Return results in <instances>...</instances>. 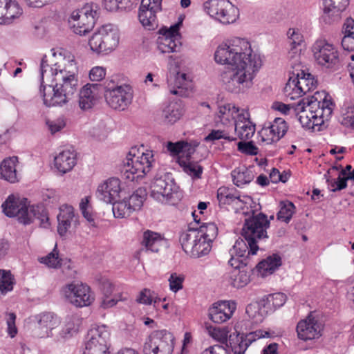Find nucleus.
I'll list each match as a JSON object with an SVG mask.
<instances>
[{"label":"nucleus","mask_w":354,"mask_h":354,"mask_svg":"<svg viewBox=\"0 0 354 354\" xmlns=\"http://www.w3.org/2000/svg\"><path fill=\"white\" fill-rule=\"evenodd\" d=\"M214 59L231 66L222 73L221 80L227 91L235 93H243L252 86L255 73L262 64L260 55L252 50L250 42L239 37L220 44Z\"/></svg>","instance_id":"nucleus-1"},{"label":"nucleus","mask_w":354,"mask_h":354,"mask_svg":"<svg viewBox=\"0 0 354 354\" xmlns=\"http://www.w3.org/2000/svg\"><path fill=\"white\" fill-rule=\"evenodd\" d=\"M40 94L46 106H62L76 93L78 80L75 73L61 67L59 63L49 65L46 56L40 64Z\"/></svg>","instance_id":"nucleus-2"},{"label":"nucleus","mask_w":354,"mask_h":354,"mask_svg":"<svg viewBox=\"0 0 354 354\" xmlns=\"http://www.w3.org/2000/svg\"><path fill=\"white\" fill-rule=\"evenodd\" d=\"M334 104L328 95L319 92L310 97H304L295 106V111L300 112L299 120L304 128L313 131H319L325 121L330 118Z\"/></svg>","instance_id":"nucleus-3"},{"label":"nucleus","mask_w":354,"mask_h":354,"mask_svg":"<svg viewBox=\"0 0 354 354\" xmlns=\"http://www.w3.org/2000/svg\"><path fill=\"white\" fill-rule=\"evenodd\" d=\"M154 163L153 151H140L136 147H133L127 155L123 176L131 181L138 180L151 170Z\"/></svg>","instance_id":"nucleus-4"},{"label":"nucleus","mask_w":354,"mask_h":354,"mask_svg":"<svg viewBox=\"0 0 354 354\" xmlns=\"http://www.w3.org/2000/svg\"><path fill=\"white\" fill-rule=\"evenodd\" d=\"M270 221L263 213H259L245 220L241 235L250 247L248 253L254 255L259 249V243L268 239L267 230Z\"/></svg>","instance_id":"nucleus-5"},{"label":"nucleus","mask_w":354,"mask_h":354,"mask_svg":"<svg viewBox=\"0 0 354 354\" xmlns=\"http://www.w3.org/2000/svg\"><path fill=\"white\" fill-rule=\"evenodd\" d=\"M106 104L113 109L123 111L132 102V87L127 84H120L116 77L107 80L103 85Z\"/></svg>","instance_id":"nucleus-6"},{"label":"nucleus","mask_w":354,"mask_h":354,"mask_svg":"<svg viewBox=\"0 0 354 354\" xmlns=\"http://www.w3.org/2000/svg\"><path fill=\"white\" fill-rule=\"evenodd\" d=\"M119 32L113 24H105L99 28L91 36L88 45L97 54H108L119 44Z\"/></svg>","instance_id":"nucleus-7"},{"label":"nucleus","mask_w":354,"mask_h":354,"mask_svg":"<svg viewBox=\"0 0 354 354\" xmlns=\"http://www.w3.org/2000/svg\"><path fill=\"white\" fill-rule=\"evenodd\" d=\"M97 17V10L92 5L86 4L72 11L68 19V26L75 34L86 35L93 28Z\"/></svg>","instance_id":"nucleus-8"},{"label":"nucleus","mask_w":354,"mask_h":354,"mask_svg":"<svg viewBox=\"0 0 354 354\" xmlns=\"http://www.w3.org/2000/svg\"><path fill=\"white\" fill-rule=\"evenodd\" d=\"M203 7L207 15L223 24H232L239 17L238 8L228 0H208Z\"/></svg>","instance_id":"nucleus-9"},{"label":"nucleus","mask_w":354,"mask_h":354,"mask_svg":"<svg viewBox=\"0 0 354 354\" xmlns=\"http://www.w3.org/2000/svg\"><path fill=\"white\" fill-rule=\"evenodd\" d=\"M174 347V337L167 330H156L146 339L143 345L144 354H171Z\"/></svg>","instance_id":"nucleus-10"},{"label":"nucleus","mask_w":354,"mask_h":354,"mask_svg":"<svg viewBox=\"0 0 354 354\" xmlns=\"http://www.w3.org/2000/svg\"><path fill=\"white\" fill-rule=\"evenodd\" d=\"M180 242L185 253L194 258L209 254L212 243L201 236L195 230L189 228L180 234Z\"/></svg>","instance_id":"nucleus-11"},{"label":"nucleus","mask_w":354,"mask_h":354,"mask_svg":"<svg viewBox=\"0 0 354 354\" xmlns=\"http://www.w3.org/2000/svg\"><path fill=\"white\" fill-rule=\"evenodd\" d=\"M317 84V81L313 75L301 71L296 76L293 75L289 77L284 87V93L291 100H295L315 89Z\"/></svg>","instance_id":"nucleus-12"},{"label":"nucleus","mask_w":354,"mask_h":354,"mask_svg":"<svg viewBox=\"0 0 354 354\" xmlns=\"http://www.w3.org/2000/svg\"><path fill=\"white\" fill-rule=\"evenodd\" d=\"M183 19L179 18L178 21L169 28L162 27L159 31L157 39V47L161 53H171L179 52L181 48L180 27L182 26Z\"/></svg>","instance_id":"nucleus-13"},{"label":"nucleus","mask_w":354,"mask_h":354,"mask_svg":"<svg viewBox=\"0 0 354 354\" xmlns=\"http://www.w3.org/2000/svg\"><path fill=\"white\" fill-rule=\"evenodd\" d=\"M317 63L327 69L335 71L339 65V53L333 44L326 40H317L313 46Z\"/></svg>","instance_id":"nucleus-14"},{"label":"nucleus","mask_w":354,"mask_h":354,"mask_svg":"<svg viewBox=\"0 0 354 354\" xmlns=\"http://www.w3.org/2000/svg\"><path fill=\"white\" fill-rule=\"evenodd\" d=\"M63 295L76 307L88 306L94 300L91 288L86 284L71 283L63 288Z\"/></svg>","instance_id":"nucleus-15"},{"label":"nucleus","mask_w":354,"mask_h":354,"mask_svg":"<svg viewBox=\"0 0 354 354\" xmlns=\"http://www.w3.org/2000/svg\"><path fill=\"white\" fill-rule=\"evenodd\" d=\"M35 326L32 336L36 338H48L53 337V330L61 323L59 317L53 313H42L34 316Z\"/></svg>","instance_id":"nucleus-16"},{"label":"nucleus","mask_w":354,"mask_h":354,"mask_svg":"<svg viewBox=\"0 0 354 354\" xmlns=\"http://www.w3.org/2000/svg\"><path fill=\"white\" fill-rule=\"evenodd\" d=\"M178 187L169 176H161L154 179L151 186V196L162 203L169 202L177 194Z\"/></svg>","instance_id":"nucleus-17"},{"label":"nucleus","mask_w":354,"mask_h":354,"mask_svg":"<svg viewBox=\"0 0 354 354\" xmlns=\"http://www.w3.org/2000/svg\"><path fill=\"white\" fill-rule=\"evenodd\" d=\"M268 332L258 330L248 334L234 333L229 335L226 346L230 347L234 354H244L248 346L254 341L264 337H269Z\"/></svg>","instance_id":"nucleus-18"},{"label":"nucleus","mask_w":354,"mask_h":354,"mask_svg":"<svg viewBox=\"0 0 354 354\" xmlns=\"http://www.w3.org/2000/svg\"><path fill=\"white\" fill-rule=\"evenodd\" d=\"M162 0H142L138 19L142 25L147 29L154 30L158 26L157 12L162 10Z\"/></svg>","instance_id":"nucleus-19"},{"label":"nucleus","mask_w":354,"mask_h":354,"mask_svg":"<svg viewBox=\"0 0 354 354\" xmlns=\"http://www.w3.org/2000/svg\"><path fill=\"white\" fill-rule=\"evenodd\" d=\"M288 129V126L286 120L281 118H276L258 132L259 140L265 145L275 143L284 136Z\"/></svg>","instance_id":"nucleus-20"},{"label":"nucleus","mask_w":354,"mask_h":354,"mask_svg":"<svg viewBox=\"0 0 354 354\" xmlns=\"http://www.w3.org/2000/svg\"><path fill=\"white\" fill-rule=\"evenodd\" d=\"M323 327L322 322L310 313L297 323L296 330L298 338L304 341L317 339L322 335Z\"/></svg>","instance_id":"nucleus-21"},{"label":"nucleus","mask_w":354,"mask_h":354,"mask_svg":"<svg viewBox=\"0 0 354 354\" xmlns=\"http://www.w3.org/2000/svg\"><path fill=\"white\" fill-rule=\"evenodd\" d=\"M236 308V304L233 301H220L209 308L208 316L213 322L222 324L231 318Z\"/></svg>","instance_id":"nucleus-22"},{"label":"nucleus","mask_w":354,"mask_h":354,"mask_svg":"<svg viewBox=\"0 0 354 354\" xmlns=\"http://www.w3.org/2000/svg\"><path fill=\"white\" fill-rule=\"evenodd\" d=\"M121 192L120 180L117 178H111L98 186L96 196L106 203H111L120 198Z\"/></svg>","instance_id":"nucleus-23"},{"label":"nucleus","mask_w":354,"mask_h":354,"mask_svg":"<svg viewBox=\"0 0 354 354\" xmlns=\"http://www.w3.org/2000/svg\"><path fill=\"white\" fill-rule=\"evenodd\" d=\"M102 85L100 84H87L79 93V106L83 111L92 109L97 103Z\"/></svg>","instance_id":"nucleus-24"},{"label":"nucleus","mask_w":354,"mask_h":354,"mask_svg":"<svg viewBox=\"0 0 354 354\" xmlns=\"http://www.w3.org/2000/svg\"><path fill=\"white\" fill-rule=\"evenodd\" d=\"M234 130L240 140H249L255 133V124L250 120L248 110L241 109L234 121Z\"/></svg>","instance_id":"nucleus-25"},{"label":"nucleus","mask_w":354,"mask_h":354,"mask_svg":"<svg viewBox=\"0 0 354 354\" xmlns=\"http://www.w3.org/2000/svg\"><path fill=\"white\" fill-rule=\"evenodd\" d=\"M169 91L173 95H183L192 86V80L189 75L183 72H178L170 75L167 78Z\"/></svg>","instance_id":"nucleus-26"},{"label":"nucleus","mask_w":354,"mask_h":354,"mask_svg":"<svg viewBox=\"0 0 354 354\" xmlns=\"http://www.w3.org/2000/svg\"><path fill=\"white\" fill-rule=\"evenodd\" d=\"M287 35L289 44L288 57L292 62L291 64L296 65L300 62V46L304 41L303 35L295 28H290Z\"/></svg>","instance_id":"nucleus-27"},{"label":"nucleus","mask_w":354,"mask_h":354,"mask_svg":"<svg viewBox=\"0 0 354 354\" xmlns=\"http://www.w3.org/2000/svg\"><path fill=\"white\" fill-rule=\"evenodd\" d=\"M286 301V296L282 292H276L263 297L258 304L261 314H268L281 307Z\"/></svg>","instance_id":"nucleus-28"},{"label":"nucleus","mask_w":354,"mask_h":354,"mask_svg":"<svg viewBox=\"0 0 354 354\" xmlns=\"http://www.w3.org/2000/svg\"><path fill=\"white\" fill-rule=\"evenodd\" d=\"M75 214L73 207L68 205H62L59 207V213L57 215V232L61 236H64L74 221Z\"/></svg>","instance_id":"nucleus-29"},{"label":"nucleus","mask_w":354,"mask_h":354,"mask_svg":"<svg viewBox=\"0 0 354 354\" xmlns=\"http://www.w3.org/2000/svg\"><path fill=\"white\" fill-rule=\"evenodd\" d=\"M76 153L74 150L66 149L55 156L54 162L57 170L65 174L71 171L76 164Z\"/></svg>","instance_id":"nucleus-30"},{"label":"nucleus","mask_w":354,"mask_h":354,"mask_svg":"<svg viewBox=\"0 0 354 354\" xmlns=\"http://www.w3.org/2000/svg\"><path fill=\"white\" fill-rule=\"evenodd\" d=\"M323 12L333 21L340 18L341 13L349 5V0H323Z\"/></svg>","instance_id":"nucleus-31"},{"label":"nucleus","mask_w":354,"mask_h":354,"mask_svg":"<svg viewBox=\"0 0 354 354\" xmlns=\"http://www.w3.org/2000/svg\"><path fill=\"white\" fill-rule=\"evenodd\" d=\"M25 202H27V198H20L15 194H10L1 204L2 212L7 217H16Z\"/></svg>","instance_id":"nucleus-32"},{"label":"nucleus","mask_w":354,"mask_h":354,"mask_svg":"<svg viewBox=\"0 0 354 354\" xmlns=\"http://www.w3.org/2000/svg\"><path fill=\"white\" fill-rule=\"evenodd\" d=\"M18 162L17 156L5 158L0 164L1 178L10 183L18 182L16 164Z\"/></svg>","instance_id":"nucleus-33"},{"label":"nucleus","mask_w":354,"mask_h":354,"mask_svg":"<svg viewBox=\"0 0 354 354\" xmlns=\"http://www.w3.org/2000/svg\"><path fill=\"white\" fill-rule=\"evenodd\" d=\"M339 121L346 127H354V99L352 96L345 97L341 106Z\"/></svg>","instance_id":"nucleus-34"},{"label":"nucleus","mask_w":354,"mask_h":354,"mask_svg":"<svg viewBox=\"0 0 354 354\" xmlns=\"http://www.w3.org/2000/svg\"><path fill=\"white\" fill-rule=\"evenodd\" d=\"M164 243V239L160 234L147 230L143 232L142 246L147 251L158 252Z\"/></svg>","instance_id":"nucleus-35"},{"label":"nucleus","mask_w":354,"mask_h":354,"mask_svg":"<svg viewBox=\"0 0 354 354\" xmlns=\"http://www.w3.org/2000/svg\"><path fill=\"white\" fill-rule=\"evenodd\" d=\"M281 265V258L278 254H272L261 261L256 266L262 277L272 274Z\"/></svg>","instance_id":"nucleus-36"},{"label":"nucleus","mask_w":354,"mask_h":354,"mask_svg":"<svg viewBox=\"0 0 354 354\" xmlns=\"http://www.w3.org/2000/svg\"><path fill=\"white\" fill-rule=\"evenodd\" d=\"M354 19L348 17L342 26L344 36L341 45L344 52L353 53L354 51Z\"/></svg>","instance_id":"nucleus-37"},{"label":"nucleus","mask_w":354,"mask_h":354,"mask_svg":"<svg viewBox=\"0 0 354 354\" xmlns=\"http://www.w3.org/2000/svg\"><path fill=\"white\" fill-rule=\"evenodd\" d=\"M183 115V106L180 102H171L164 106L162 111V118L165 124H173Z\"/></svg>","instance_id":"nucleus-38"},{"label":"nucleus","mask_w":354,"mask_h":354,"mask_svg":"<svg viewBox=\"0 0 354 354\" xmlns=\"http://www.w3.org/2000/svg\"><path fill=\"white\" fill-rule=\"evenodd\" d=\"M41 263L45 264L48 268H57L59 267L63 268V272H65V268L68 270L71 269V263L70 260H63L59 259V253L57 250V245H55L54 249L51 252L48 254L46 257H41L39 259Z\"/></svg>","instance_id":"nucleus-39"},{"label":"nucleus","mask_w":354,"mask_h":354,"mask_svg":"<svg viewBox=\"0 0 354 354\" xmlns=\"http://www.w3.org/2000/svg\"><path fill=\"white\" fill-rule=\"evenodd\" d=\"M86 339L110 345V331L106 325H93L88 331Z\"/></svg>","instance_id":"nucleus-40"},{"label":"nucleus","mask_w":354,"mask_h":354,"mask_svg":"<svg viewBox=\"0 0 354 354\" xmlns=\"http://www.w3.org/2000/svg\"><path fill=\"white\" fill-rule=\"evenodd\" d=\"M82 324V319L77 315H68L65 319V324L59 336L61 339H68L77 333Z\"/></svg>","instance_id":"nucleus-41"},{"label":"nucleus","mask_w":354,"mask_h":354,"mask_svg":"<svg viewBox=\"0 0 354 354\" xmlns=\"http://www.w3.org/2000/svg\"><path fill=\"white\" fill-rule=\"evenodd\" d=\"M241 110L232 104H227L218 107L216 122H221L223 125H227L231 122L235 121L238 114H241Z\"/></svg>","instance_id":"nucleus-42"},{"label":"nucleus","mask_w":354,"mask_h":354,"mask_svg":"<svg viewBox=\"0 0 354 354\" xmlns=\"http://www.w3.org/2000/svg\"><path fill=\"white\" fill-rule=\"evenodd\" d=\"M231 175L234 184L239 187L250 183L254 178L252 169L244 166L234 169Z\"/></svg>","instance_id":"nucleus-43"},{"label":"nucleus","mask_w":354,"mask_h":354,"mask_svg":"<svg viewBox=\"0 0 354 354\" xmlns=\"http://www.w3.org/2000/svg\"><path fill=\"white\" fill-rule=\"evenodd\" d=\"M37 211H39L38 205H30L27 201L21 207L17 216L18 221L25 225L32 223L35 219Z\"/></svg>","instance_id":"nucleus-44"},{"label":"nucleus","mask_w":354,"mask_h":354,"mask_svg":"<svg viewBox=\"0 0 354 354\" xmlns=\"http://www.w3.org/2000/svg\"><path fill=\"white\" fill-rule=\"evenodd\" d=\"M229 281L236 288L245 286L250 282V274L243 269H233L229 272Z\"/></svg>","instance_id":"nucleus-45"},{"label":"nucleus","mask_w":354,"mask_h":354,"mask_svg":"<svg viewBox=\"0 0 354 354\" xmlns=\"http://www.w3.org/2000/svg\"><path fill=\"white\" fill-rule=\"evenodd\" d=\"M189 229L195 230L201 236L211 243L218 235V227L214 223H206L199 227H189Z\"/></svg>","instance_id":"nucleus-46"},{"label":"nucleus","mask_w":354,"mask_h":354,"mask_svg":"<svg viewBox=\"0 0 354 354\" xmlns=\"http://www.w3.org/2000/svg\"><path fill=\"white\" fill-rule=\"evenodd\" d=\"M8 2L6 8L0 16V18H3L5 23H10L22 14V9L15 0H10Z\"/></svg>","instance_id":"nucleus-47"},{"label":"nucleus","mask_w":354,"mask_h":354,"mask_svg":"<svg viewBox=\"0 0 354 354\" xmlns=\"http://www.w3.org/2000/svg\"><path fill=\"white\" fill-rule=\"evenodd\" d=\"M217 198L219 203L223 204L235 203L238 205L239 203H242L240 199L239 195H236L232 193V189L227 187H221L217 191Z\"/></svg>","instance_id":"nucleus-48"},{"label":"nucleus","mask_w":354,"mask_h":354,"mask_svg":"<svg viewBox=\"0 0 354 354\" xmlns=\"http://www.w3.org/2000/svg\"><path fill=\"white\" fill-rule=\"evenodd\" d=\"M147 196L146 189L143 187L137 189L129 198L127 201L133 212L139 210L143 205Z\"/></svg>","instance_id":"nucleus-49"},{"label":"nucleus","mask_w":354,"mask_h":354,"mask_svg":"<svg viewBox=\"0 0 354 354\" xmlns=\"http://www.w3.org/2000/svg\"><path fill=\"white\" fill-rule=\"evenodd\" d=\"M111 203L113 204V213L115 218H126L129 216L133 212L129 206V203L127 201V198H124L122 201L118 198Z\"/></svg>","instance_id":"nucleus-50"},{"label":"nucleus","mask_w":354,"mask_h":354,"mask_svg":"<svg viewBox=\"0 0 354 354\" xmlns=\"http://www.w3.org/2000/svg\"><path fill=\"white\" fill-rule=\"evenodd\" d=\"M15 278L10 270H0V292L6 294L12 290Z\"/></svg>","instance_id":"nucleus-51"},{"label":"nucleus","mask_w":354,"mask_h":354,"mask_svg":"<svg viewBox=\"0 0 354 354\" xmlns=\"http://www.w3.org/2000/svg\"><path fill=\"white\" fill-rule=\"evenodd\" d=\"M109 346L86 339L83 354H109Z\"/></svg>","instance_id":"nucleus-52"},{"label":"nucleus","mask_w":354,"mask_h":354,"mask_svg":"<svg viewBox=\"0 0 354 354\" xmlns=\"http://www.w3.org/2000/svg\"><path fill=\"white\" fill-rule=\"evenodd\" d=\"M295 206L290 201H282L280 203V209L277 213V219L286 223L291 220L295 213Z\"/></svg>","instance_id":"nucleus-53"},{"label":"nucleus","mask_w":354,"mask_h":354,"mask_svg":"<svg viewBox=\"0 0 354 354\" xmlns=\"http://www.w3.org/2000/svg\"><path fill=\"white\" fill-rule=\"evenodd\" d=\"M179 164L183 168V171L193 179H199L201 178L203 168L197 162L180 160Z\"/></svg>","instance_id":"nucleus-54"},{"label":"nucleus","mask_w":354,"mask_h":354,"mask_svg":"<svg viewBox=\"0 0 354 354\" xmlns=\"http://www.w3.org/2000/svg\"><path fill=\"white\" fill-rule=\"evenodd\" d=\"M249 250H250V247L248 242L245 240L239 239L229 252L230 255H236V257L248 259L249 255H252L248 253Z\"/></svg>","instance_id":"nucleus-55"},{"label":"nucleus","mask_w":354,"mask_h":354,"mask_svg":"<svg viewBox=\"0 0 354 354\" xmlns=\"http://www.w3.org/2000/svg\"><path fill=\"white\" fill-rule=\"evenodd\" d=\"M154 292L149 288L142 289L136 297V302L144 305H151L153 304L156 306V304L160 300L157 297H153Z\"/></svg>","instance_id":"nucleus-56"},{"label":"nucleus","mask_w":354,"mask_h":354,"mask_svg":"<svg viewBox=\"0 0 354 354\" xmlns=\"http://www.w3.org/2000/svg\"><path fill=\"white\" fill-rule=\"evenodd\" d=\"M348 179H354V170L350 172L348 175L346 174V170H342L337 180L331 184V190L336 192L345 188L346 187V181Z\"/></svg>","instance_id":"nucleus-57"},{"label":"nucleus","mask_w":354,"mask_h":354,"mask_svg":"<svg viewBox=\"0 0 354 354\" xmlns=\"http://www.w3.org/2000/svg\"><path fill=\"white\" fill-rule=\"evenodd\" d=\"M209 335L222 344H227L229 337L226 328L209 327L207 328Z\"/></svg>","instance_id":"nucleus-58"},{"label":"nucleus","mask_w":354,"mask_h":354,"mask_svg":"<svg viewBox=\"0 0 354 354\" xmlns=\"http://www.w3.org/2000/svg\"><path fill=\"white\" fill-rule=\"evenodd\" d=\"M184 276L178 274L176 273H171L169 278V289L174 292H177L183 288V283L184 281Z\"/></svg>","instance_id":"nucleus-59"},{"label":"nucleus","mask_w":354,"mask_h":354,"mask_svg":"<svg viewBox=\"0 0 354 354\" xmlns=\"http://www.w3.org/2000/svg\"><path fill=\"white\" fill-rule=\"evenodd\" d=\"M124 299L122 297V293L115 294L112 296H102L100 302V307L104 309H108L115 306L119 301Z\"/></svg>","instance_id":"nucleus-60"},{"label":"nucleus","mask_w":354,"mask_h":354,"mask_svg":"<svg viewBox=\"0 0 354 354\" xmlns=\"http://www.w3.org/2000/svg\"><path fill=\"white\" fill-rule=\"evenodd\" d=\"M238 150L246 155L254 156L258 153V148L252 142H239L237 145Z\"/></svg>","instance_id":"nucleus-61"},{"label":"nucleus","mask_w":354,"mask_h":354,"mask_svg":"<svg viewBox=\"0 0 354 354\" xmlns=\"http://www.w3.org/2000/svg\"><path fill=\"white\" fill-rule=\"evenodd\" d=\"M38 212H36L35 218L39 220L40 226L48 228L50 225L48 214L44 206L38 205Z\"/></svg>","instance_id":"nucleus-62"},{"label":"nucleus","mask_w":354,"mask_h":354,"mask_svg":"<svg viewBox=\"0 0 354 354\" xmlns=\"http://www.w3.org/2000/svg\"><path fill=\"white\" fill-rule=\"evenodd\" d=\"M106 76V68L102 66L93 67L89 72V79L92 82L102 80Z\"/></svg>","instance_id":"nucleus-63"},{"label":"nucleus","mask_w":354,"mask_h":354,"mask_svg":"<svg viewBox=\"0 0 354 354\" xmlns=\"http://www.w3.org/2000/svg\"><path fill=\"white\" fill-rule=\"evenodd\" d=\"M231 258L228 261V264L232 267V270L233 269H243L245 268L248 263V261L246 258H241L239 257H236V255H230Z\"/></svg>","instance_id":"nucleus-64"}]
</instances>
